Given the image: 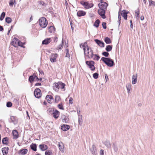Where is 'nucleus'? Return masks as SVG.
<instances>
[{"instance_id": "f257e3e1", "label": "nucleus", "mask_w": 155, "mask_h": 155, "mask_svg": "<svg viewBox=\"0 0 155 155\" xmlns=\"http://www.w3.org/2000/svg\"><path fill=\"white\" fill-rule=\"evenodd\" d=\"M81 45L82 46L85 55L87 57L89 58H92L93 57L94 54L93 53V51L91 48H89L86 42L82 43L80 45V46L81 48Z\"/></svg>"}, {"instance_id": "f03ea898", "label": "nucleus", "mask_w": 155, "mask_h": 155, "mask_svg": "<svg viewBox=\"0 0 155 155\" xmlns=\"http://www.w3.org/2000/svg\"><path fill=\"white\" fill-rule=\"evenodd\" d=\"M38 23L40 26L43 28H45L48 23L46 18L44 17H41L39 19Z\"/></svg>"}, {"instance_id": "7ed1b4c3", "label": "nucleus", "mask_w": 155, "mask_h": 155, "mask_svg": "<svg viewBox=\"0 0 155 155\" xmlns=\"http://www.w3.org/2000/svg\"><path fill=\"white\" fill-rule=\"evenodd\" d=\"M101 60L108 66L111 67L113 66L114 63L111 59L104 57H102Z\"/></svg>"}, {"instance_id": "20e7f679", "label": "nucleus", "mask_w": 155, "mask_h": 155, "mask_svg": "<svg viewBox=\"0 0 155 155\" xmlns=\"http://www.w3.org/2000/svg\"><path fill=\"white\" fill-rule=\"evenodd\" d=\"M80 4L83 6L85 9H88L94 6V4L92 3H89L87 2L84 1H81Z\"/></svg>"}, {"instance_id": "39448f33", "label": "nucleus", "mask_w": 155, "mask_h": 155, "mask_svg": "<svg viewBox=\"0 0 155 155\" xmlns=\"http://www.w3.org/2000/svg\"><path fill=\"white\" fill-rule=\"evenodd\" d=\"M58 54L56 53H51L49 57L50 61L51 62H55L57 61V58L58 57Z\"/></svg>"}, {"instance_id": "423d86ee", "label": "nucleus", "mask_w": 155, "mask_h": 155, "mask_svg": "<svg viewBox=\"0 0 155 155\" xmlns=\"http://www.w3.org/2000/svg\"><path fill=\"white\" fill-rule=\"evenodd\" d=\"M102 0H100L101 2L98 4L99 7L100 8L106 10L108 6V5L106 2H102Z\"/></svg>"}, {"instance_id": "0eeeda50", "label": "nucleus", "mask_w": 155, "mask_h": 155, "mask_svg": "<svg viewBox=\"0 0 155 155\" xmlns=\"http://www.w3.org/2000/svg\"><path fill=\"white\" fill-rule=\"evenodd\" d=\"M34 94L36 98H40L41 95V91L39 88H36L34 91Z\"/></svg>"}, {"instance_id": "6e6552de", "label": "nucleus", "mask_w": 155, "mask_h": 155, "mask_svg": "<svg viewBox=\"0 0 155 155\" xmlns=\"http://www.w3.org/2000/svg\"><path fill=\"white\" fill-rule=\"evenodd\" d=\"M106 11V10L101 8H100L98 10V14L103 19H105L106 18V16L105 15Z\"/></svg>"}, {"instance_id": "1a4fd4ad", "label": "nucleus", "mask_w": 155, "mask_h": 155, "mask_svg": "<svg viewBox=\"0 0 155 155\" xmlns=\"http://www.w3.org/2000/svg\"><path fill=\"white\" fill-rule=\"evenodd\" d=\"M53 112H52V115L53 117L56 119H57L60 115V112L56 110H53Z\"/></svg>"}, {"instance_id": "9d476101", "label": "nucleus", "mask_w": 155, "mask_h": 155, "mask_svg": "<svg viewBox=\"0 0 155 155\" xmlns=\"http://www.w3.org/2000/svg\"><path fill=\"white\" fill-rule=\"evenodd\" d=\"M18 40L16 38H13L11 42V45L14 47H16L18 46Z\"/></svg>"}, {"instance_id": "9b49d317", "label": "nucleus", "mask_w": 155, "mask_h": 155, "mask_svg": "<svg viewBox=\"0 0 155 155\" xmlns=\"http://www.w3.org/2000/svg\"><path fill=\"white\" fill-rule=\"evenodd\" d=\"M120 15L122 16L124 18V19L126 20L127 18V14L128 12H127L125 10H124L121 11H120Z\"/></svg>"}, {"instance_id": "f8f14e48", "label": "nucleus", "mask_w": 155, "mask_h": 155, "mask_svg": "<svg viewBox=\"0 0 155 155\" xmlns=\"http://www.w3.org/2000/svg\"><path fill=\"white\" fill-rule=\"evenodd\" d=\"M92 153L94 155H96L97 153L96 147L94 145H92V148L90 149Z\"/></svg>"}, {"instance_id": "ddd939ff", "label": "nucleus", "mask_w": 155, "mask_h": 155, "mask_svg": "<svg viewBox=\"0 0 155 155\" xmlns=\"http://www.w3.org/2000/svg\"><path fill=\"white\" fill-rule=\"evenodd\" d=\"M86 14V12L83 10H79L77 12V15L78 17L84 16Z\"/></svg>"}, {"instance_id": "4468645a", "label": "nucleus", "mask_w": 155, "mask_h": 155, "mask_svg": "<svg viewBox=\"0 0 155 155\" xmlns=\"http://www.w3.org/2000/svg\"><path fill=\"white\" fill-rule=\"evenodd\" d=\"M86 64L88 65L90 68H92L93 67H94V62L93 61H87L86 62Z\"/></svg>"}, {"instance_id": "2eb2a0df", "label": "nucleus", "mask_w": 155, "mask_h": 155, "mask_svg": "<svg viewBox=\"0 0 155 155\" xmlns=\"http://www.w3.org/2000/svg\"><path fill=\"white\" fill-rule=\"evenodd\" d=\"M94 41L100 46L103 47L104 46V44L103 42L98 39H95Z\"/></svg>"}, {"instance_id": "dca6fc26", "label": "nucleus", "mask_w": 155, "mask_h": 155, "mask_svg": "<svg viewBox=\"0 0 155 155\" xmlns=\"http://www.w3.org/2000/svg\"><path fill=\"white\" fill-rule=\"evenodd\" d=\"M59 88V83H55L53 84V88L56 91L58 92Z\"/></svg>"}, {"instance_id": "f3484780", "label": "nucleus", "mask_w": 155, "mask_h": 155, "mask_svg": "<svg viewBox=\"0 0 155 155\" xmlns=\"http://www.w3.org/2000/svg\"><path fill=\"white\" fill-rule=\"evenodd\" d=\"M137 74H133L132 77V84H135L137 82Z\"/></svg>"}, {"instance_id": "a211bd4d", "label": "nucleus", "mask_w": 155, "mask_h": 155, "mask_svg": "<svg viewBox=\"0 0 155 155\" xmlns=\"http://www.w3.org/2000/svg\"><path fill=\"white\" fill-rule=\"evenodd\" d=\"M70 126L67 125L63 124L61 126V129L63 131H66L69 129Z\"/></svg>"}, {"instance_id": "6ab92c4d", "label": "nucleus", "mask_w": 155, "mask_h": 155, "mask_svg": "<svg viewBox=\"0 0 155 155\" xmlns=\"http://www.w3.org/2000/svg\"><path fill=\"white\" fill-rule=\"evenodd\" d=\"M51 41V38H47L43 40L42 42L43 45H47Z\"/></svg>"}, {"instance_id": "aec40b11", "label": "nucleus", "mask_w": 155, "mask_h": 155, "mask_svg": "<svg viewBox=\"0 0 155 155\" xmlns=\"http://www.w3.org/2000/svg\"><path fill=\"white\" fill-rule=\"evenodd\" d=\"M10 119L12 122L14 124H15L17 123V119L16 117L14 116H11L10 117Z\"/></svg>"}, {"instance_id": "412c9836", "label": "nucleus", "mask_w": 155, "mask_h": 155, "mask_svg": "<svg viewBox=\"0 0 155 155\" xmlns=\"http://www.w3.org/2000/svg\"><path fill=\"white\" fill-rule=\"evenodd\" d=\"M28 151L27 149H21L18 151V153H20L21 155H24L26 154Z\"/></svg>"}, {"instance_id": "4be33fe9", "label": "nucleus", "mask_w": 155, "mask_h": 155, "mask_svg": "<svg viewBox=\"0 0 155 155\" xmlns=\"http://www.w3.org/2000/svg\"><path fill=\"white\" fill-rule=\"evenodd\" d=\"M8 147H5L2 149V151L3 155H6L8 153Z\"/></svg>"}, {"instance_id": "5701e85b", "label": "nucleus", "mask_w": 155, "mask_h": 155, "mask_svg": "<svg viewBox=\"0 0 155 155\" xmlns=\"http://www.w3.org/2000/svg\"><path fill=\"white\" fill-rule=\"evenodd\" d=\"M39 147L42 151H45L48 148L47 146L45 144H40L39 145Z\"/></svg>"}, {"instance_id": "b1692460", "label": "nucleus", "mask_w": 155, "mask_h": 155, "mask_svg": "<svg viewBox=\"0 0 155 155\" xmlns=\"http://www.w3.org/2000/svg\"><path fill=\"white\" fill-rule=\"evenodd\" d=\"M2 141L3 144L8 145V138L7 137H5L2 139Z\"/></svg>"}, {"instance_id": "393cba45", "label": "nucleus", "mask_w": 155, "mask_h": 155, "mask_svg": "<svg viewBox=\"0 0 155 155\" xmlns=\"http://www.w3.org/2000/svg\"><path fill=\"white\" fill-rule=\"evenodd\" d=\"M13 138L17 139L18 137V134L17 131L16 130H13L12 131Z\"/></svg>"}, {"instance_id": "a878e982", "label": "nucleus", "mask_w": 155, "mask_h": 155, "mask_svg": "<svg viewBox=\"0 0 155 155\" xmlns=\"http://www.w3.org/2000/svg\"><path fill=\"white\" fill-rule=\"evenodd\" d=\"M61 118L62 120V121L63 122L67 123L68 122L69 119L67 117H66V116L64 115H63L61 116Z\"/></svg>"}, {"instance_id": "bb28decb", "label": "nucleus", "mask_w": 155, "mask_h": 155, "mask_svg": "<svg viewBox=\"0 0 155 155\" xmlns=\"http://www.w3.org/2000/svg\"><path fill=\"white\" fill-rule=\"evenodd\" d=\"M33 20V16L32 15H28L26 18V21L28 22H30Z\"/></svg>"}, {"instance_id": "cd10ccee", "label": "nucleus", "mask_w": 155, "mask_h": 155, "mask_svg": "<svg viewBox=\"0 0 155 155\" xmlns=\"http://www.w3.org/2000/svg\"><path fill=\"white\" fill-rule=\"evenodd\" d=\"M34 77V74L30 76L29 77L28 81L31 84H32L34 80H35Z\"/></svg>"}, {"instance_id": "c85d7f7f", "label": "nucleus", "mask_w": 155, "mask_h": 155, "mask_svg": "<svg viewBox=\"0 0 155 155\" xmlns=\"http://www.w3.org/2000/svg\"><path fill=\"white\" fill-rule=\"evenodd\" d=\"M55 28L54 26H51L49 27L48 31L50 33L54 32L55 31Z\"/></svg>"}, {"instance_id": "c756f323", "label": "nucleus", "mask_w": 155, "mask_h": 155, "mask_svg": "<svg viewBox=\"0 0 155 155\" xmlns=\"http://www.w3.org/2000/svg\"><path fill=\"white\" fill-rule=\"evenodd\" d=\"M31 149L34 151H36L37 150V145L35 143H32L30 145Z\"/></svg>"}, {"instance_id": "7c9ffc66", "label": "nucleus", "mask_w": 155, "mask_h": 155, "mask_svg": "<svg viewBox=\"0 0 155 155\" xmlns=\"http://www.w3.org/2000/svg\"><path fill=\"white\" fill-rule=\"evenodd\" d=\"M103 143L108 148H111V144L109 141L107 140Z\"/></svg>"}, {"instance_id": "2f4dec72", "label": "nucleus", "mask_w": 155, "mask_h": 155, "mask_svg": "<svg viewBox=\"0 0 155 155\" xmlns=\"http://www.w3.org/2000/svg\"><path fill=\"white\" fill-rule=\"evenodd\" d=\"M112 147L115 152H117L118 151V147L116 143H114L112 145Z\"/></svg>"}, {"instance_id": "473e14b6", "label": "nucleus", "mask_w": 155, "mask_h": 155, "mask_svg": "<svg viewBox=\"0 0 155 155\" xmlns=\"http://www.w3.org/2000/svg\"><path fill=\"white\" fill-rule=\"evenodd\" d=\"M112 48V45H108L106 46L105 49L107 51H111Z\"/></svg>"}, {"instance_id": "72a5a7b5", "label": "nucleus", "mask_w": 155, "mask_h": 155, "mask_svg": "<svg viewBox=\"0 0 155 155\" xmlns=\"http://www.w3.org/2000/svg\"><path fill=\"white\" fill-rule=\"evenodd\" d=\"M140 11L138 10L135 12V16L136 18L139 20L140 18Z\"/></svg>"}, {"instance_id": "f704fd0d", "label": "nucleus", "mask_w": 155, "mask_h": 155, "mask_svg": "<svg viewBox=\"0 0 155 155\" xmlns=\"http://www.w3.org/2000/svg\"><path fill=\"white\" fill-rule=\"evenodd\" d=\"M100 21L99 20H96L94 24V26L97 28H98L99 26Z\"/></svg>"}, {"instance_id": "c9c22d12", "label": "nucleus", "mask_w": 155, "mask_h": 155, "mask_svg": "<svg viewBox=\"0 0 155 155\" xmlns=\"http://www.w3.org/2000/svg\"><path fill=\"white\" fill-rule=\"evenodd\" d=\"M59 150L62 152H64V147L63 145H61L59 143L58 144Z\"/></svg>"}, {"instance_id": "e433bc0d", "label": "nucleus", "mask_w": 155, "mask_h": 155, "mask_svg": "<svg viewBox=\"0 0 155 155\" xmlns=\"http://www.w3.org/2000/svg\"><path fill=\"white\" fill-rule=\"evenodd\" d=\"M104 41L107 44L111 43V41L110 39L107 37L105 38Z\"/></svg>"}, {"instance_id": "4c0bfd02", "label": "nucleus", "mask_w": 155, "mask_h": 155, "mask_svg": "<svg viewBox=\"0 0 155 155\" xmlns=\"http://www.w3.org/2000/svg\"><path fill=\"white\" fill-rule=\"evenodd\" d=\"M64 45L63 43H61V44L59 45L58 47L56 48L55 49L57 50H61L62 49L63 46Z\"/></svg>"}, {"instance_id": "58836bf2", "label": "nucleus", "mask_w": 155, "mask_h": 155, "mask_svg": "<svg viewBox=\"0 0 155 155\" xmlns=\"http://www.w3.org/2000/svg\"><path fill=\"white\" fill-rule=\"evenodd\" d=\"M59 88L63 89L64 88L65 84L61 82H58Z\"/></svg>"}, {"instance_id": "ea45409f", "label": "nucleus", "mask_w": 155, "mask_h": 155, "mask_svg": "<svg viewBox=\"0 0 155 155\" xmlns=\"http://www.w3.org/2000/svg\"><path fill=\"white\" fill-rule=\"evenodd\" d=\"M100 57L97 54H94L93 57L92 58L94 60L98 61L100 58Z\"/></svg>"}, {"instance_id": "a19ab883", "label": "nucleus", "mask_w": 155, "mask_h": 155, "mask_svg": "<svg viewBox=\"0 0 155 155\" xmlns=\"http://www.w3.org/2000/svg\"><path fill=\"white\" fill-rule=\"evenodd\" d=\"M126 88L128 93L130 92V90L131 89V85L130 84H127L126 85Z\"/></svg>"}, {"instance_id": "79ce46f5", "label": "nucleus", "mask_w": 155, "mask_h": 155, "mask_svg": "<svg viewBox=\"0 0 155 155\" xmlns=\"http://www.w3.org/2000/svg\"><path fill=\"white\" fill-rule=\"evenodd\" d=\"M78 123L80 126H81L82 124V116L80 117H79L78 119Z\"/></svg>"}, {"instance_id": "37998d69", "label": "nucleus", "mask_w": 155, "mask_h": 155, "mask_svg": "<svg viewBox=\"0 0 155 155\" xmlns=\"http://www.w3.org/2000/svg\"><path fill=\"white\" fill-rule=\"evenodd\" d=\"M14 2L15 3V0H11L9 2V5L11 6H13L14 4Z\"/></svg>"}, {"instance_id": "c03bdc74", "label": "nucleus", "mask_w": 155, "mask_h": 155, "mask_svg": "<svg viewBox=\"0 0 155 155\" xmlns=\"http://www.w3.org/2000/svg\"><path fill=\"white\" fill-rule=\"evenodd\" d=\"M45 155H52V153L51 150H48L45 151Z\"/></svg>"}, {"instance_id": "a18cd8bd", "label": "nucleus", "mask_w": 155, "mask_h": 155, "mask_svg": "<svg viewBox=\"0 0 155 155\" xmlns=\"http://www.w3.org/2000/svg\"><path fill=\"white\" fill-rule=\"evenodd\" d=\"M12 21V19L10 17H7L5 18V21L8 23H10Z\"/></svg>"}, {"instance_id": "49530a36", "label": "nucleus", "mask_w": 155, "mask_h": 155, "mask_svg": "<svg viewBox=\"0 0 155 155\" xmlns=\"http://www.w3.org/2000/svg\"><path fill=\"white\" fill-rule=\"evenodd\" d=\"M5 13L4 12H3L1 15L0 17V20L1 21L4 18L5 16Z\"/></svg>"}, {"instance_id": "de8ad7c7", "label": "nucleus", "mask_w": 155, "mask_h": 155, "mask_svg": "<svg viewBox=\"0 0 155 155\" xmlns=\"http://www.w3.org/2000/svg\"><path fill=\"white\" fill-rule=\"evenodd\" d=\"M60 97L58 95H56L55 96V102L57 103L58 102L60 101Z\"/></svg>"}, {"instance_id": "09e8293b", "label": "nucleus", "mask_w": 155, "mask_h": 155, "mask_svg": "<svg viewBox=\"0 0 155 155\" xmlns=\"http://www.w3.org/2000/svg\"><path fill=\"white\" fill-rule=\"evenodd\" d=\"M46 99H49V100H54V98L52 96L50 95H47L45 97Z\"/></svg>"}, {"instance_id": "8fccbe9b", "label": "nucleus", "mask_w": 155, "mask_h": 155, "mask_svg": "<svg viewBox=\"0 0 155 155\" xmlns=\"http://www.w3.org/2000/svg\"><path fill=\"white\" fill-rule=\"evenodd\" d=\"M65 51H66V57L68 58H70V55L69 53V51L68 49V48H66L65 49Z\"/></svg>"}, {"instance_id": "3c124183", "label": "nucleus", "mask_w": 155, "mask_h": 155, "mask_svg": "<svg viewBox=\"0 0 155 155\" xmlns=\"http://www.w3.org/2000/svg\"><path fill=\"white\" fill-rule=\"evenodd\" d=\"M149 5L150 6L153 5L155 6V2L152 0L149 1Z\"/></svg>"}, {"instance_id": "603ef678", "label": "nucleus", "mask_w": 155, "mask_h": 155, "mask_svg": "<svg viewBox=\"0 0 155 155\" xmlns=\"http://www.w3.org/2000/svg\"><path fill=\"white\" fill-rule=\"evenodd\" d=\"M58 107L60 109L62 110H64V109L63 108V105H62V103L59 104L58 105Z\"/></svg>"}, {"instance_id": "864d4df0", "label": "nucleus", "mask_w": 155, "mask_h": 155, "mask_svg": "<svg viewBox=\"0 0 155 155\" xmlns=\"http://www.w3.org/2000/svg\"><path fill=\"white\" fill-rule=\"evenodd\" d=\"M98 74L97 73H95L93 74V77L95 79H97L98 78Z\"/></svg>"}, {"instance_id": "5fc2aeb1", "label": "nucleus", "mask_w": 155, "mask_h": 155, "mask_svg": "<svg viewBox=\"0 0 155 155\" xmlns=\"http://www.w3.org/2000/svg\"><path fill=\"white\" fill-rule=\"evenodd\" d=\"M118 20L119 21V25H120V21L121 20V17L120 14V11H119L118 13Z\"/></svg>"}, {"instance_id": "6e6d98bb", "label": "nucleus", "mask_w": 155, "mask_h": 155, "mask_svg": "<svg viewBox=\"0 0 155 155\" xmlns=\"http://www.w3.org/2000/svg\"><path fill=\"white\" fill-rule=\"evenodd\" d=\"M24 44L18 40V46L23 47Z\"/></svg>"}, {"instance_id": "4d7b16f0", "label": "nucleus", "mask_w": 155, "mask_h": 155, "mask_svg": "<svg viewBox=\"0 0 155 155\" xmlns=\"http://www.w3.org/2000/svg\"><path fill=\"white\" fill-rule=\"evenodd\" d=\"M102 54L104 56H105V57H108L109 55V53L108 52H103L102 53Z\"/></svg>"}, {"instance_id": "13d9d810", "label": "nucleus", "mask_w": 155, "mask_h": 155, "mask_svg": "<svg viewBox=\"0 0 155 155\" xmlns=\"http://www.w3.org/2000/svg\"><path fill=\"white\" fill-rule=\"evenodd\" d=\"M12 105V103L10 102H8L6 104V106L7 107H11Z\"/></svg>"}, {"instance_id": "bf43d9fd", "label": "nucleus", "mask_w": 155, "mask_h": 155, "mask_svg": "<svg viewBox=\"0 0 155 155\" xmlns=\"http://www.w3.org/2000/svg\"><path fill=\"white\" fill-rule=\"evenodd\" d=\"M34 74V80L35 81H39V79L38 78V77L35 74Z\"/></svg>"}, {"instance_id": "052dcab7", "label": "nucleus", "mask_w": 155, "mask_h": 155, "mask_svg": "<svg viewBox=\"0 0 155 155\" xmlns=\"http://www.w3.org/2000/svg\"><path fill=\"white\" fill-rule=\"evenodd\" d=\"M102 25L104 29H106V22H103Z\"/></svg>"}, {"instance_id": "680f3d73", "label": "nucleus", "mask_w": 155, "mask_h": 155, "mask_svg": "<svg viewBox=\"0 0 155 155\" xmlns=\"http://www.w3.org/2000/svg\"><path fill=\"white\" fill-rule=\"evenodd\" d=\"M104 151L103 150H101L100 151V155H104Z\"/></svg>"}, {"instance_id": "e2e57ef3", "label": "nucleus", "mask_w": 155, "mask_h": 155, "mask_svg": "<svg viewBox=\"0 0 155 155\" xmlns=\"http://www.w3.org/2000/svg\"><path fill=\"white\" fill-rule=\"evenodd\" d=\"M69 101L70 104H72L73 103V99L72 97H71L70 98Z\"/></svg>"}, {"instance_id": "0e129e2a", "label": "nucleus", "mask_w": 155, "mask_h": 155, "mask_svg": "<svg viewBox=\"0 0 155 155\" xmlns=\"http://www.w3.org/2000/svg\"><path fill=\"white\" fill-rule=\"evenodd\" d=\"M41 84L40 83H36V84L35 85V86H41Z\"/></svg>"}, {"instance_id": "69168bd1", "label": "nucleus", "mask_w": 155, "mask_h": 155, "mask_svg": "<svg viewBox=\"0 0 155 155\" xmlns=\"http://www.w3.org/2000/svg\"><path fill=\"white\" fill-rule=\"evenodd\" d=\"M105 77L106 79V81H107L109 79L108 78V76L107 75V74H106L105 75Z\"/></svg>"}, {"instance_id": "338daca9", "label": "nucleus", "mask_w": 155, "mask_h": 155, "mask_svg": "<svg viewBox=\"0 0 155 155\" xmlns=\"http://www.w3.org/2000/svg\"><path fill=\"white\" fill-rule=\"evenodd\" d=\"M53 110H54V109H50L48 110V112L51 113V112H53Z\"/></svg>"}, {"instance_id": "774afa93", "label": "nucleus", "mask_w": 155, "mask_h": 155, "mask_svg": "<svg viewBox=\"0 0 155 155\" xmlns=\"http://www.w3.org/2000/svg\"><path fill=\"white\" fill-rule=\"evenodd\" d=\"M77 113H78V116H79V117H80L79 116H80V115H81V114H80V110H79V111H78V110L77 111Z\"/></svg>"}]
</instances>
